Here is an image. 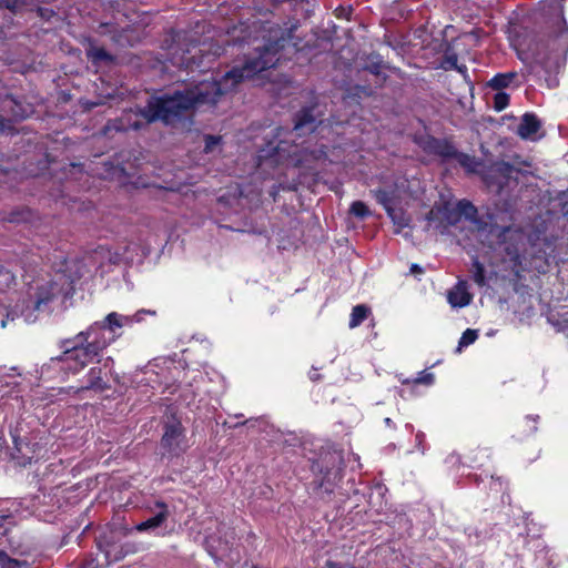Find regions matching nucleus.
<instances>
[{
	"label": "nucleus",
	"mask_w": 568,
	"mask_h": 568,
	"mask_svg": "<svg viewBox=\"0 0 568 568\" xmlns=\"http://www.w3.org/2000/svg\"><path fill=\"white\" fill-rule=\"evenodd\" d=\"M72 287L64 274H59L55 280L49 281L38 286L33 308L39 312L49 311V305L54 300L68 298L72 293Z\"/></svg>",
	"instance_id": "nucleus-4"
},
{
	"label": "nucleus",
	"mask_w": 568,
	"mask_h": 568,
	"mask_svg": "<svg viewBox=\"0 0 568 568\" xmlns=\"http://www.w3.org/2000/svg\"><path fill=\"white\" fill-rule=\"evenodd\" d=\"M204 141H205L204 152L211 153L214 151L215 146L221 143L222 138L217 136V135L207 134V135H205Z\"/></svg>",
	"instance_id": "nucleus-36"
},
{
	"label": "nucleus",
	"mask_w": 568,
	"mask_h": 568,
	"mask_svg": "<svg viewBox=\"0 0 568 568\" xmlns=\"http://www.w3.org/2000/svg\"><path fill=\"white\" fill-rule=\"evenodd\" d=\"M286 38L280 29L263 45L255 47L256 55L245 60L242 67H234L220 81L203 80L171 94L151 97L139 114L148 122L161 121L164 124H175L190 116L202 106L215 105L222 95L232 91L245 79L276 65L278 52L284 49Z\"/></svg>",
	"instance_id": "nucleus-1"
},
{
	"label": "nucleus",
	"mask_w": 568,
	"mask_h": 568,
	"mask_svg": "<svg viewBox=\"0 0 568 568\" xmlns=\"http://www.w3.org/2000/svg\"><path fill=\"white\" fill-rule=\"evenodd\" d=\"M385 424L387 426H392L393 425V420L389 417H387V418H385Z\"/></svg>",
	"instance_id": "nucleus-50"
},
{
	"label": "nucleus",
	"mask_w": 568,
	"mask_h": 568,
	"mask_svg": "<svg viewBox=\"0 0 568 568\" xmlns=\"http://www.w3.org/2000/svg\"><path fill=\"white\" fill-rule=\"evenodd\" d=\"M477 337H478V331L467 328L463 333V335L458 342V351L465 346L473 344L477 339Z\"/></svg>",
	"instance_id": "nucleus-32"
},
{
	"label": "nucleus",
	"mask_w": 568,
	"mask_h": 568,
	"mask_svg": "<svg viewBox=\"0 0 568 568\" xmlns=\"http://www.w3.org/2000/svg\"><path fill=\"white\" fill-rule=\"evenodd\" d=\"M440 67L444 70H457L460 73L467 72V67L464 64L459 65L457 54L455 52H450L449 50L445 52L440 62Z\"/></svg>",
	"instance_id": "nucleus-22"
},
{
	"label": "nucleus",
	"mask_w": 568,
	"mask_h": 568,
	"mask_svg": "<svg viewBox=\"0 0 568 568\" xmlns=\"http://www.w3.org/2000/svg\"><path fill=\"white\" fill-rule=\"evenodd\" d=\"M183 41L187 43L184 45L181 43V39H179V42L171 48L169 52L170 62L173 67L189 71L202 70L205 67L204 60L209 55L203 54L195 39L185 37Z\"/></svg>",
	"instance_id": "nucleus-3"
},
{
	"label": "nucleus",
	"mask_w": 568,
	"mask_h": 568,
	"mask_svg": "<svg viewBox=\"0 0 568 568\" xmlns=\"http://www.w3.org/2000/svg\"><path fill=\"white\" fill-rule=\"evenodd\" d=\"M426 220L429 224L438 221L439 223L436 225L437 229H446L447 226H454L460 222V216L457 210V206H448L445 205L438 209H432L427 215Z\"/></svg>",
	"instance_id": "nucleus-11"
},
{
	"label": "nucleus",
	"mask_w": 568,
	"mask_h": 568,
	"mask_svg": "<svg viewBox=\"0 0 568 568\" xmlns=\"http://www.w3.org/2000/svg\"><path fill=\"white\" fill-rule=\"evenodd\" d=\"M477 230L483 233H488L497 237L498 244H505L507 239L517 241L523 239V233L518 229H514L513 226H499L494 222V216L491 214H487L485 216H480L478 219H474Z\"/></svg>",
	"instance_id": "nucleus-7"
},
{
	"label": "nucleus",
	"mask_w": 568,
	"mask_h": 568,
	"mask_svg": "<svg viewBox=\"0 0 568 568\" xmlns=\"http://www.w3.org/2000/svg\"><path fill=\"white\" fill-rule=\"evenodd\" d=\"M85 53L92 63L112 62L114 60L113 55L110 54L105 49L95 45H90Z\"/></svg>",
	"instance_id": "nucleus-21"
},
{
	"label": "nucleus",
	"mask_w": 568,
	"mask_h": 568,
	"mask_svg": "<svg viewBox=\"0 0 568 568\" xmlns=\"http://www.w3.org/2000/svg\"><path fill=\"white\" fill-rule=\"evenodd\" d=\"M71 342L72 341L70 338L62 339L60 342V348H62L63 352L54 359L64 363V369L72 373H78L90 363V361L83 357L81 346H70Z\"/></svg>",
	"instance_id": "nucleus-9"
},
{
	"label": "nucleus",
	"mask_w": 568,
	"mask_h": 568,
	"mask_svg": "<svg viewBox=\"0 0 568 568\" xmlns=\"http://www.w3.org/2000/svg\"><path fill=\"white\" fill-rule=\"evenodd\" d=\"M473 280L479 285H486L485 267L477 257L473 258Z\"/></svg>",
	"instance_id": "nucleus-29"
},
{
	"label": "nucleus",
	"mask_w": 568,
	"mask_h": 568,
	"mask_svg": "<svg viewBox=\"0 0 568 568\" xmlns=\"http://www.w3.org/2000/svg\"><path fill=\"white\" fill-rule=\"evenodd\" d=\"M161 448L171 456H180L187 448L185 428L174 414L164 420Z\"/></svg>",
	"instance_id": "nucleus-5"
},
{
	"label": "nucleus",
	"mask_w": 568,
	"mask_h": 568,
	"mask_svg": "<svg viewBox=\"0 0 568 568\" xmlns=\"http://www.w3.org/2000/svg\"><path fill=\"white\" fill-rule=\"evenodd\" d=\"M374 194H375V199L376 201L383 205V207L385 209V211L387 212L388 209H392L393 207V196H392V193L386 191V190H383V189H378L376 191H374Z\"/></svg>",
	"instance_id": "nucleus-31"
},
{
	"label": "nucleus",
	"mask_w": 568,
	"mask_h": 568,
	"mask_svg": "<svg viewBox=\"0 0 568 568\" xmlns=\"http://www.w3.org/2000/svg\"><path fill=\"white\" fill-rule=\"evenodd\" d=\"M12 129V125L9 120H6L3 116H0V132L4 133Z\"/></svg>",
	"instance_id": "nucleus-41"
},
{
	"label": "nucleus",
	"mask_w": 568,
	"mask_h": 568,
	"mask_svg": "<svg viewBox=\"0 0 568 568\" xmlns=\"http://www.w3.org/2000/svg\"><path fill=\"white\" fill-rule=\"evenodd\" d=\"M327 160V149L325 145H315L313 148H304L301 150L296 166L306 169H314L316 163L325 162Z\"/></svg>",
	"instance_id": "nucleus-13"
},
{
	"label": "nucleus",
	"mask_w": 568,
	"mask_h": 568,
	"mask_svg": "<svg viewBox=\"0 0 568 568\" xmlns=\"http://www.w3.org/2000/svg\"><path fill=\"white\" fill-rule=\"evenodd\" d=\"M154 517H146L136 524L133 529L138 532H153L155 536L165 537L171 534V529H166V521L170 517L169 506L162 500H155Z\"/></svg>",
	"instance_id": "nucleus-6"
},
{
	"label": "nucleus",
	"mask_w": 568,
	"mask_h": 568,
	"mask_svg": "<svg viewBox=\"0 0 568 568\" xmlns=\"http://www.w3.org/2000/svg\"><path fill=\"white\" fill-rule=\"evenodd\" d=\"M320 378V375L318 374H314L311 376V379L312 381H317Z\"/></svg>",
	"instance_id": "nucleus-52"
},
{
	"label": "nucleus",
	"mask_w": 568,
	"mask_h": 568,
	"mask_svg": "<svg viewBox=\"0 0 568 568\" xmlns=\"http://www.w3.org/2000/svg\"><path fill=\"white\" fill-rule=\"evenodd\" d=\"M106 346L104 341L92 339L84 347H81L82 354L84 358H88L90 362L98 356Z\"/></svg>",
	"instance_id": "nucleus-23"
},
{
	"label": "nucleus",
	"mask_w": 568,
	"mask_h": 568,
	"mask_svg": "<svg viewBox=\"0 0 568 568\" xmlns=\"http://www.w3.org/2000/svg\"><path fill=\"white\" fill-rule=\"evenodd\" d=\"M314 106L303 108L294 119V130L298 135L313 132L322 121L314 115Z\"/></svg>",
	"instance_id": "nucleus-14"
},
{
	"label": "nucleus",
	"mask_w": 568,
	"mask_h": 568,
	"mask_svg": "<svg viewBox=\"0 0 568 568\" xmlns=\"http://www.w3.org/2000/svg\"><path fill=\"white\" fill-rule=\"evenodd\" d=\"M505 252L511 261H514V262L519 261V257H520L519 250L514 244L507 245L505 247Z\"/></svg>",
	"instance_id": "nucleus-39"
},
{
	"label": "nucleus",
	"mask_w": 568,
	"mask_h": 568,
	"mask_svg": "<svg viewBox=\"0 0 568 568\" xmlns=\"http://www.w3.org/2000/svg\"><path fill=\"white\" fill-rule=\"evenodd\" d=\"M135 551H136V549H126V554L128 552H135Z\"/></svg>",
	"instance_id": "nucleus-53"
},
{
	"label": "nucleus",
	"mask_w": 568,
	"mask_h": 568,
	"mask_svg": "<svg viewBox=\"0 0 568 568\" xmlns=\"http://www.w3.org/2000/svg\"><path fill=\"white\" fill-rule=\"evenodd\" d=\"M99 323H94L93 325L89 326L85 331L80 332L75 335L73 339H71L70 346H81L84 347L87 343L90 342V338L92 337L93 333L98 328Z\"/></svg>",
	"instance_id": "nucleus-27"
},
{
	"label": "nucleus",
	"mask_w": 568,
	"mask_h": 568,
	"mask_svg": "<svg viewBox=\"0 0 568 568\" xmlns=\"http://www.w3.org/2000/svg\"><path fill=\"white\" fill-rule=\"evenodd\" d=\"M518 78V73L514 71L497 73L488 81L487 85L495 91H503L510 87L519 88L521 85V81H519Z\"/></svg>",
	"instance_id": "nucleus-15"
},
{
	"label": "nucleus",
	"mask_w": 568,
	"mask_h": 568,
	"mask_svg": "<svg viewBox=\"0 0 568 568\" xmlns=\"http://www.w3.org/2000/svg\"><path fill=\"white\" fill-rule=\"evenodd\" d=\"M410 272L416 274V273H423V268L418 265V264H412L410 266Z\"/></svg>",
	"instance_id": "nucleus-46"
},
{
	"label": "nucleus",
	"mask_w": 568,
	"mask_h": 568,
	"mask_svg": "<svg viewBox=\"0 0 568 568\" xmlns=\"http://www.w3.org/2000/svg\"><path fill=\"white\" fill-rule=\"evenodd\" d=\"M8 565H17V559L11 558L7 551L0 550V567L7 568Z\"/></svg>",
	"instance_id": "nucleus-37"
},
{
	"label": "nucleus",
	"mask_w": 568,
	"mask_h": 568,
	"mask_svg": "<svg viewBox=\"0 0 568 568\" xmlns=\"http://www.w3.org/2000/svg\"><path fill=\"white\" fill-rule=\"evenodd\" d=\"M297 28V22L292 24V27L288 29V37L291 38V33Z\"/></svg>",
	"instance_id": "nucleus-48"
},
{
	"label": "nucleus",
	"mask_w": 568,
	"mask_h": 568,
	"mask_svg": "<svg viewBox=\"0 0 568 568\" xmlns=\"http://www.w3.org/2000/svg\"><path fill=\"white\" fill-rule=\"evenodd\" d=\"M13 443H14L16 446H18V440H17L16 437H13Z\"/></svg>",
	"instance_id": "nucleus-54"
},
{
	"label": "nucleus",
	"mask_w": 568,
	"mask_h": 568,
	"mask_svg": "<svg viewBox=\"0 0 568 568\" xmlns=\"http://www.w3.org/2000/svg\"><path fill=\"white\" fill-rule=\"evenodd\" d=\"M509 104V94L504 91H497L494 95V109L503 111Z\"/></svg>",
	"instance_id": "nucleus-33"
},
{
	"label": "nucleus",
	"mask_w": 568,
	"mask_h": 568,
	"mask_svg": "<svg viewBox=\"0 0 568 568\" xmlns=\"http://www.w3.org/2000/svg\"><path fill=\"white\" fill-rule=\"evenodd\" d=\"M252 568H258L257 566H252Z\"/></svg>",
	"instance_id": "nucleus-55"
},
{
	"label": "nucleus",
	"mask_w": 568,
	"mask_h": 568,
	"mask_svg": "<svg viewBox=\"0 0 568 568\" xmlns=\"http://www.w3.org/2000/svg\"><path fill=\"white\" fill-rule=\"evenodd\" d=\"M540 128L541 123L534 113H525L521 118L520 124L518 125L517 134L521 139H532Z\"/></svg>",
	"instance_id": "nucleus-16"
},
{
	"label": "nucleus",
	"mask_w": 568,
	"mask_h": 568,
	"mask_svg": "<svg viewBox=\"0 0 568 568\" xmlns=\"http://www.w3.org/2000/svg\"><path fill=\"white\" fill-rule=\"evenodd\" d=\"M539 11L544 19L549 52L537 51L532 54L530 71L537 75L557 72L560 59L568 51V26L564 17L562 0H541Z\"/></svg>",
	"instance_id": "nucleus-2"
},
{
	"label": "nucleus",
	"mask_w": 568,
	"mask_h": 568,
	"mask_svg": "<svg viewBox=\"0 0 568 568\" xmlns=\"http://www.w3.org/2000/svg\"><path fill=\"white\" fill-rule=\"evenodd\" d=\"M110 386L102 378V369L100 367H92L87 376V385L81 387L82 390H98L103 392Z\"/></svg>",
	"instance_id": "nucleus-18"
},
{
	"label": "nucleus",
	"mask_w": 568,
	"mask_h": 568,
	"mask_svg": "<svg viewBox=\"0 0 568 568\" xmlns=\"http://www.w3.org/2000/svg\"><path fill=\"white\" fill-rule=\"evenodd\" d=\"M423 438H424V434H423V433H418V434L416 435V440L418 442V444H420V443H422Z\"/></svg>",
	"instance_id": "nucleus-49"
},
{
	"label": "nucleus",
	"mask_w": 568,
	"mask_h": 568,
	"mask_svg": "<svg viewBox=\"0 0 568 568\" xmlns=\"http://www.w3.org/2000/svg\"><path fill=\"white\" fill-rule=\"evenodd\" d=\"M495 170L496 172H498L500 175L509 179L511 178V173L514 171H516V169L514 168V165H511L510 163L508 162H505V161H500V162H497L495 164Z\"/></svg>",
	"instance_id": "nucleus-34"
},
{
	"label": "nucleus",
	"mask_w": 568,
	"mask_h": 568,
	"mask_svg": "<svg viewBox=\"0 0 568 568\" xmlns=\"http://www.w3.org/2000/svg\"><path fill=\"white\" fill-rule=\"evenodd\" d=\"M329 459H333L334 463H342V456L338 453L329 454Z\"/></svg>",
	"instance_id": "nucleus-45"
},
{
	"label": "nucleus",
	"mask_w": 568,
	"mask_h": 568,
	"mask_svg": "<svg viewBox=\"0 0 568 568\" xmlns=\"http://www.w3.org/2000/svg\"><path fill=\"white\" fill-rule=\"evenodd\" d=\"M29 566L27 560L17 559V565H8L7 568H28Z\"/></svg>",
	"instance_id": "nucleus-42"
},
{
	"label": "nucleus",
	"mask_w": 568,
	"mask_h": 568,
	"mask_svg": "<svg viewBox=\"0 0 568 568\" xmlns=\"http://www.w3.org/2000/svg\"><path fill=\"white\" fill-rule=\"evenodd\" d=\"M386 213L396 226L395 233H400L403 229L409 225L410 217L402 207L393 206L392 209H388Z\"/></svg>",
	"instance_id": "nucleus-19"
},
{
	"label": "nucleus",
	"mask_w": 568,
	"mask_h": 568,
	"mask_svg": "<svg viewBox=\"0 0 568 568\" xmlns=\"http://www.w3.org/2000/svg\"><path fill=\"white\" fill-rule=\"evenodd\" d=\"M11 518V515H0V528L4 526L6 521Z\"/></svg>",
	"instance_id": "nucleus-47"
},
{
	"label": "nucleus",
	"mask_w": 568,
	"mask_h": 568,
	"mask_svg": "<svg viewBox=\"0 0 568 568\" xmlns=\"http://www.w3.org/2000/svg\"><path fill=\"white\" fill-rule=\"evenodd\" d=\"M434 374L422 372L420 376L415 379L417 384L432 385L434 383Z\"/></svg>",
	"instance_id": "nucleus-38"
},
{
	"label": "nucleus",
	"mask_w": 568,
	"mask_h": 568,
	"mask_svg": "<svg viewBox=\"0 0 568 568\" xmlns=\"http://www.w3.org/2000/svg\"><path fill=\"white\" fill-rule=\"evenodd\" d=\"M106 346L104 341L92 339L84 347H81L82 354L84 358H88L90 362L98 356Z\"/></svg>",
	"instance_id": "nucleus-24"
},
{
	"label": "nucleus",
	"mask_w": 568,
	"mask_h": 568,
	"mask_svg": "<svg viewBox=\"0 0 568 568\" xmlns=\"http://www.w3.org/2000/svg\"><path fill=\"white\" fill-rule=\"evenodd\" d=\"M448 303L453 307H464L471 302V295L466 290V283L459 282L447 294Z\"/></svg>",
	"instance_id": "nucleus-17"
},
{
	"label": "nucleus",
	"mask_w": 568,
	"mask_h": 568,
	"mask_svg": "<svg viewBox=\"0 0 568 568\" xmlns=\"http://www.w3.org/2000/svg\"><path fill=\"white\" fill-rule=\"evenodd\" d=\"M38 12L43 18H47V17H50L51 14H53V11L48 8H39Z\"/></svg>",
	"instance_id": "nucleus-44"
},
{
	"label": "nucleus",
	"mask_w": 568,
	"mask_h": 568,
	"mask_svg": "<svg viewBox=\"0 0 568 568\" xmlns=\"http://www.w3.org/2000/svg\"><path fill=\"white\" fill-rule=\"evenodd\" d=\"M369 307L364 304H359L353 307L349 321V327L355 328L359 326L363 321L367 317Z\"/></svg>",
	"instance_id": "nucleus-26"
},
{
	"label": "nucleus",
	"mask_w": 568,
	"mask_h": 568,
	"mask_svg": "<svg viewBox=\"0 0 568 568\" xmlns=\"http://www.w3.org/2000/svg\"><path fill=\"white\" fill-rule=\"evenodd\" d=\"M454 160L468 173H476L478 168L483 165L480 160L459 151L457 152V155Z\"/></svg>",
	"instance_id": "nucleus-20"
},
{
	"label": "nucleus",
	"mask_w": 568,
	"mask_h": 568,
	"mask_svg": "<svg viewBox=\"0 0 568 568\" xmlns=\"http://www.w3.org/2000/svg\"><path fill=\"white\" fill-rule=\"evenodd\" d=\"M349 213L361 220H364L371 215L368 206L362 201H354L351 204Z\"/></svg>",
	"instance_id": "nucleus-30"
},
{
	"label": "nucleus",
	"mask_w": 568,
	"mask_h": 568,
	"mask_svg": "<svg viewBox=\"0 0 568 568\" xmlns=\"http://www.w3.org/2000/svg\"><path fill=\"white\" fill-rule=\"evenodd\" d=\"M456 206L460 217L464 215L466 219L473 221L477 215L476 206L467 200L459 201Z\"/></svg>",
	"instance_id": "nucleus-28"
},
{
	"label": "nucleus",
	"mask_w": 568,
	"mask_h": 568,
	"mask_svg": "<svg viewBox=\"0 0 568 568\" xmlns=\"http://www.w3.org/2000/svg\"><path fill=\"white\" fill-rule=\"evenodd\" d=\"M358 89H361L364 93H366V95L372 94V92L367 91L364 87H358Z\"/></svg>",
	"instance_id": "nucleus-51"
},
{
	"label": "nucleus",
	"mask_w": 568,
	"mask_h": 568,
	"mask_svg": "<svg viewBox=\"0 0 568 568\" xmlns=\"http://www.w3.org/2000/svg\"><path fill=\"white\" fill-rule=\"evenodd\" d=\"M383 68V58L378 53H372L367 57V61L363 67V70L368 71L376 77H381Z\"/></svg>",
	"instance_id": "nucleus-25"
},
{
	"label": "nucleus",
	"mask_w": 568,
	"mask_h": 568,
	"mask_svg": "<svg viewBox=\"0 0 568 568\" xmlns=\"http://www.w3.org/2000/svg\"><path fill=\"white\" fill-rule=\"evenodd\" d=\"M3 108L9 112L14 121H22L34 113L33 104L23 99H17L12 95H7L3 101Z\"/></svg>",
	"instance_id": "nucleus-12"
},
{
	"label": "nucleus",
	"mask_w": 568,
	"mask_h": 568,
	"mask_svg": "<svg viewBox=\"0 0 568 568\" xmlns=\"http://www.w3.org/2000/svg\"><path fill=\"white\" fill-rule=\"evenodd\" d=\"M156 499H148V503L144 505L145 507V511H144V517H154V511H155V505H154V501Z\"/></svg>",
	"instance_id": "nucleus-40"
},
{
	"label": "nucleus",
	"mask_w": 568,
	"mask_h": 568,
	"mask_svg": "<svg viewBox=\"0 0 568 568\" xmlns=\"http://www.w3.org/2000/svg\"><path fill=\"white\" fill-rule=\"evenodd\" d=\"M422 148L426 153L440 158L442 162L454 160L458 152L450 141L430 135L423 140Z\"/></svg>",
	"instance_id": "nucleus-10"
},
{
	"label": "nucleus",
	"mask_w": 568,
	"mask_h": 568,
	"mask_svg": "<svg viewBox=\"0 0 568 568\" xmlns=\"http://www.w3.org/2000/svg\"><path fill=\"white\" fill-rule=\"evenodd\" d=\"M144 315L155 316L156 312L153 310L142 308L131 316L112 312L109 313L101 323H99L98 328L108 329L114 333L116 328L131 326L134 323L142 322Z\"/></svg>",
	"instance_id": "nucleus-8"
},
{
	"label": "nucleus",
	"mask_w": 568,
	"mask_h": 568,
	"mask_svg": "<svg viewBox=\"0 0 568 568\" xmlns=\"http://www.w3.org/2000/svg\"><path fill=\"white\" fill-rule=\"evenodd\" d=\"M336 12V17L341 18V17H347L349 13H351V9L347 10L343 7H339L335 10Z\"/></svg>",
	"instance_id": "nucleus-43"
},
{
	"label": "nucleus",
	"mask_w": 568,
	"mask_h": 568,
	"mask_svg": "<svg viewBox=\"0 0 568 568\" xmlns=\"http://www.w3.org/2000/svg\"><path fill=\"white\" fill-rule=\"evenodd\" d=\"M16 314L10 312L7 306L0 304V327L6 328L9 321H14Z\"/></svg>",
	"instance_id": "nucleus-35"
}]
</instances>
